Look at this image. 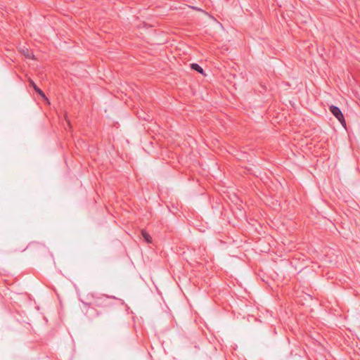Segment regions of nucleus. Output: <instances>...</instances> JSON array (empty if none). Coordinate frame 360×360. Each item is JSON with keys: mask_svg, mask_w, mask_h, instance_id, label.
I'll return each instance as SVG.
<instances>
[{"mask_svg": "<svg viewBox=\"0 0 360 360\" xmlns=\"http://www.w3.org/2000/svg\"><path fill=\"white\" fill-rule=\"evenodd\" d=\"M330 112L338 119V120L342 124L345 125V120L343 114L340 109L335 105H330Z\"/></svg>", "mask_w": 360, "mask_h": 360, "instance_id": "nucleus-1", "label": "nucleus"}, {"mask_svg": "<svg viewBox=\"0 0 360 360\" xmlns=\"http://www.w3.org/2000/svg\"><path fill=\"white\" fill-rule=\"evenodd\" d=\"M27 249L30 250L31 251L38 252L39 253H44L47 250L46 248L44 245L39 243H30L27 247Z\"/></svg>", "mask_w": 360, "mask_h": 360, "instance_id": "nucleus-2", "label": "nucleus"}, {"mask_svg": "<svg viewBox=\"0 0 360 360\" xmlns=\"http://www.w3.org/2000/svg\"><path fill=\"white\" fill-rule=\"evenodd\" d=\"M107 298H108V297H105V299H103V297L96 298L94 302V304L95 306L99 307H107L108 306L107 300H106Z\"/></svg>", "mask_w": 360, "mask_h": 360, "instance_id": "nucleus-3", "label": "nucleus"}, {"mask_svg": "<svg viewBox=\"0 0 360 360\" xmlns=\"http://www.w3.org/2000/svg\"><path fill=\"white\" fill-rule=\"evenodd\" d=\"M29 82L37 93H38L42 98H45L46 100H48L44 93L36 85L33 80L30 79Z\"/></svg>", "mask_w": 360, "mask_h": 360, "instance_id": "nucleus-4", "label": "nucleus"}, {"mask_svg": "<svg viewBox=\"0 0 360 360\" xmlns=\"http://www.w3.org/2000/svg\"><path fill=\"white\" fill-rule=\"evenodd\" d=\"M191 68L192 70H195L202 75H205L203 69L198 64L192 63L191 64Z\"/></svg>", "mask_w": 360, "mask_h": 360, "instance_id": "nucleus-5", "label": "nucleus"}, {"mask_svg": "<svg viewBox=\"0 0 360 360\" xmlns=\"http://www.w3.org/2000/svg\"><path fill=\"white\" fill-rule=\"evenodd\" d=\"M141 235L143 236V238H144V240L148 243H152V238L151 236L149 235L148 233H147L146 231L144 230H142L141 231Z\"/></svg>", "mask_w": 360, "mask_h": 360, "instance_id": "nucleus-6", "label": "nucleus"}, {"mask_svg": "<svg viewBox=\"0 0 360 360\" xmlns=\"http://www.w3.org/2000/svg\"><path fill=\"white\" fill-rule=\"evenodd\" d=\"M23 54L27 58H32L33 57L32 53H30L28 49L23 50Z\"/></svg>", "mask_w": 360, "mask_h": 360, "instance_id": "nucleus-7", "label": "nucleus"}, {"mask_svg": "<svg viewBox=\"0 0 360 360\" xmlns=\"http://www.w3.org/2000/svg\"><path fill=\"white\" fill-rule=\"evenodd\" d=\"M192 9H194V10H196V11H202L201 8H199L198 7H195V6H190Z\"/></svg>", "mask_w": 360, "mask_h": 360, "instance_id": "nucleus-8", "label": "nucleus"}, {"mask_svg": "<svg viewBox=\"0 0 360 360\" xmlns=\"http://www.w3.org/2000/svg\"><path fill=\"white\" fill-rule=\"evenodd\" d=\"M140 117H142L145 120H148V119L146 117H142L141 115H139Z\"/></svg>", "mask_w": 360, "mask_h": 360, "instance_id": "nucleus-9", "label": "nucleus"}]
</instances>
